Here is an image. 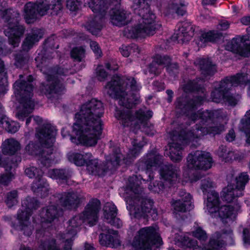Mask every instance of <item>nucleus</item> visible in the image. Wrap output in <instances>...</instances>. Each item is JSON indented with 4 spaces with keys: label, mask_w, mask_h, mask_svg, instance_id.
<instances>
[{
    "label": "nucleus",
    "mask_w": 250,
    "mask_h": 250,
    "mask_svg": "<svg viewBox=\"0 0 250 250\" xmlns=\"http://www.w3.org/2000/svg\"><path fill=\"white\" fill-rule=\"evenodd\" d=\"M171 186V185L169 184L167 181L164 180V181L154 183L153 186L149 185V188L154 192L160 193L166 188H170Z\"/></svg>",
    "instance_id": "obj_54"
},
{
    "label": "nucleus",
    "mask_w": 250,
    "mask_h": 250,
    "mask_svg": "<svg viewBox=\"0 0 250 250\" xmlns=\"http://www.w3.org/2000/svg\"><path fill=\"white\" fill-rule=\"evenodd\" d=\"M224 223H226V219L231 218L234 215V208L233 207L228 205L223 206L217 210V213Z\"/></svg>",
    "instance_id": "obj_44"
},
{
    "label": "nucleus",
    "mask_w": 250,
    "mask_h": 250,
    "mask_svg": "<svg viewBox=\"0 0 250 250\" xmlns=\"http://www.w3.org/2000/svg\"><path fill=\"white\" fill-rule=\"evenodd\" d=\"M47 175L52 179H58L63 182H67L71 176L70 171L66 168L50 169L48 170Z\"/></svg>",
    "instance_id": "obj_36"
},
{
    "label": "nucleus",
    "mask_w": 250,
    "mask_h": 250,
    "mask_svg": "<svg viewBox=\"0 0 250 250\" xmlns=\"http://www.w3.org/2000/svg\"><path fill=\"white\" fill-rule=\"evenodd\" d=\"M89 8L95 15L86 23L85 28L93 35H98L103 27V20L109 8L108 0H101L98 3L88 2Z\"/></svg>",
    "instance_id": "obj_10"
},
{
    "label": "nucleus",
    "mask_w": 250,
    "mask_h": 250,
    "mask_svg": "<svg viewBox=\"0 0 250 250\" xmlns=\"http://www.w3.org/2000/svg\"><path fill=\"white\" fill-rule=\"evenodd\" d=\"M193 235L200 241L202 246H200V247H202L203 249L206 250V247H208L209 243L208 245L204 243L207 239V234L205 231L202 230L201 228H198L195 231L193 232Z\"/></svg>",
    "instance_id": "obj_58"
},
{
    "label": "nucleus",
    "mask_w": 250,
    "mask_h": 250,
    "mask_svg": "<svg viewBox=\"0 0 250 250\" xmlns=\"http://www.w3.org/2000/svg\"><path fill=\"white\" fill-rule=\"evenodd\" d=\"M250 41V35L247 33L245 35L237 36L233 38L226 46V49L233 53L239 54L242 47L241 43Z\"/></svg>",
    "instance_id": "obj_30"
},
{
    "label": "nucleus",
    "mask_w": 250,
    "mask_h": 250,
    "mask_svg": "<svg viewBox=\"0 0 250 250\" xmlns=\"http://www.w3.org/2000/svg\"><path fill=\"white\" fill-rule=\"evenodd\" d=\"M59 211L55 205H50L43 208L41 211V216L44 221L51 223L58 216Z\"/></svg>",
    "instance_id": "obj_38"
},
{
    "label": "nucleus",
    "mask_w": 250,
    "mask_h": 250,
    "mask_svg": "<svg viewBox=\"0 0 250 250\" xmlns=\"http://www.w3.org/2000/svg\"><path fill=\"white\" fill-rule=\"evenodd\" d=\"M188 166L190 168L207 170L211 168L213 163L209 153L196 151L187 157Z\"/></svg>",
    "instance_id": "obj_14"
},
{
    "label": "nucleus",
    "mask_w": 250,
    "mask_h": 250,
    "mask_svg": "<svg viewBox=\"0 0 250 250\" xmlns=\"http://www.w3.org/2000/svg\"><path fill=\"white\" fill-rule=\"evenodd\" d=\"M25 174L30 178L36 179L39 177L43 176L42 171L35 167H30L25 170Z\"/></svg>",
    "instance_id": "obj_59"
},
{
    "label": "nucleus",
    "mask_w": 250,
    "mask_h": 250,
    "mask_svg": "<svg viewBox=\"0 0 250 250\" xmlns=\"http://www.w3.org/2000/svg\"><path fill=\"white\" fill-rule=\"evenodd\" d=\"M175 212H185L190 209L191 203L184 202L181 200H177L172 204Z\"/></svg>",
    "instance_id": "obj_53"
},
{
    "label": "nucleus",
    "mask_w": 250,
    "mask_h": 250,
    "mask_svg": "<svg viewBox=\"0 0 250 250\" xmlns=\"http://www.w3.org/2000/svg\"><path fill=\"white\" fill-rule=\"evenodd\" d=\"M249 85L250 90V79H223L222 80L218 86H216L215 89L211 92V97L214 102L219 103L221 101H224L227 90L230 89L232 86H243Z\"/></svg>",
    "instance_id": "obj_12"
},
{
    "label": "nucleus",
    "mask_w": 250,
    "mask_h": 250,
    "mask_svg": "<svg viewBox=\"0 0 250 250\" xmlns=\"http://www.w3.org/2000/svg\"><path fill=\"white\" fill-rule=\"evenodd\" d=\"M153 61L158 65H164L166 67L171 62V58L167 55L156 54L153 57Z\"/></svg>",
    "instance_id": "obj_57"
},
{
    "label": "nucleus",
    "mask_w": 250,
    "mask_h": 250,
    "mask_svg": "<svg viewBox=\"0 0 250 250\" xmlns=\"http://www.w3.org/2000/svg\"><path fill=\"white\" fill-rule=\"evenodd\" d=\"M230 90H227L224 101L227 103L229 105L234 106L238 104L241 96L238 94L230 93Z\"/></svg>",
    "instance_id": "obj_55"
},
{
    "label": "nucleus",
    "mask_w": 250,
    "mask_h": 250,
    "mask_svg": "<svg viewBox=\"0 0 250 250\" xmlns=\"http://www.w3.org/2000/svg\"><path fill=\"white\" fill-rule=\"evenodd\" d=\"M103 211L105 222L118 228L122 226L121 220L117 217L118 209L114 204L109 202L105 203Z\"/></svg>",
    "instance_id": "obj_22"
},
{
    "label": "nucleus",
    "mask_w": 250,
    "mask_h": 250,
    "mask_svg": "<svg viewBox=\"0 0 250 250\" xmlns=\"http://www.w3.org/2000/svg\"><path fill=\"white\" fill-rule=\"evenodd\" d=\"M70 227L72 228H78L81 226L83 223L86 222L81 213L74 216L69 220Z\"/></svg>",
    "instance_id": "obj_61"
},
{
    "label": "nucleus",
    "mask_w": 250,
    "mask_h": 250,
    "mask_svg": "<svg viewBox=\"0 0 250 250\" xmlns=\"http://www.w3.org/2000/svg\"><path fill=\"white\" fill-rule=\"evenodd\" d=\"M249 181V177L247 173L242 172L235 178L236 185L235 188L242 192Z\"/></svg>",
    "instance_id": "obj_50"
},
{
    "label": "nucleus",
    "mask_w": 250,
    "mask_h": 250,
    "mask_svg": "<svg viewBox=\"0 0 250 250\" xmlns=\"http://www.w3.org/2000/svg\"><path fill=\"white\" fill-rule=\"evenodd\" d=\"M110 96L118 100V104L127 109L137 104L139 96L133 93L140 90L135 79H112L105 85Z\"/></svg>",
    "instance_id": "obj_4"
},
{
    "label": "nucleus",
    "mask_w": 250,
    "mask_h": 250,
    "mask_svg": "<svg viewBox=\"0 0 250 250\" xmlns=\"http://www.w3.org/2000/svg\"><path fill=\"white\" fill-rule=\"evenodd\" d=\"M121 154L116 152L109 159H107L105 163H103V168L104 169V173L108 170H113L119 165L121 160Z\"/></svg>",
    "instance_id": "obj_41"
},
{
    "label": "nucleus",
    "mask_w": 250,
    "mask_h": 250,
    "mask_svg": "<svg viewBox=\"0 0 250 250\" xmlns=\"http://www.w3.org/2000/svg\"><path fill=\"white\" fill-rule=\"evenodd\" d=\"M82 4V0H67L66 6L70 11L76 12L79 10Z\"/></svg>",
    "instance_id": "obj_64"
},
{
    "label": "nucleus",
    "mask_w": 250,
    "mask_h": 250,
    "mask_svg": "<svg viewBox=\"0 0 250 250\" xmlns=\"http://www.w3.org/2000/svg\"><path fill=\"white\" fill-rule=\"evenodd\" d=\"M21 104L17 108L15 116L16 118L21 122H23L24 119L28 117L34 109V102L33 100H25L24 102L19 101Z\"/></svg>",
    "instance_id": "obj_27"
},
{
    "label": "nucleus",
    "mask_w": 250,
    "mask_h": 250,
    "mask_svg": "<svg viewBox=\"0 0 250 250\" xmlns=\"http://www.w3.org/2000/svg\"><path fill=\"white\" fill-rule=\"evenodd\" d=\"M2 18L7 23L8 29L4 32L9 44L14 47L18 46L25 30V27L20 24L19 12L12 8L6 9L2 11Z\"/></svg>",
    "instance_id": "obj_8"
},
{
    "label": "nucleus",
    "mask_w": 250,
    "mask_h": 250,
    "mask_svg": "<svg viewBox=\"0 0 250 250\" xmlns=\"http://www.w3.org/2000/svg\"><path fill=\"white\" fill-rule=\"evenodd\" d=\"M243 192L241 190L234 188L233 185H228L223 188L222 191V198L228 203H231L237 201V197L242 196Z\"/></svg>",
    "instance_id": "obj_33"
},
{
    "label": "nucleus",
    "mask_w": 250,
    "mask_h": 250,
    "mask_svg": "<svg viewBox=\"0 0 250 250\" xmlns=\"http://www.w3.org/2000/svg\"><path fill=\"white\" fill-rule=\"evenodd\" d=\"M232 230L228 228L222 230V234L219 232H215L212 235L209 241L208 247H206V250H223L227 243H232Z\"/></svg>",
    "instance_id": "obj_16"
},
{
    "label": "nucleus",
    "mask_w": 250,
    "mask_h": 250,
    "mask_svg": "<svg viewBox=\"0 0 250 250\" xmlns=\"http://www.w3.org/2000/svg\"><path fill=\"white\" fill-rule=\"evenodd\" d=\"M49 5L47 0H37L36 2H27L24 6L23 17L26 23H33L40 17L47 14Z\"/></svg>",
    "instance_id": "obj_11"
},
{
    "label": "nucleus",
    "mask_w": 250,
    "mask_h": 250,
    "mask_svg": "<svg viewBox=\"0 0 250 250\" xmlns=\"http://www.w3.org/2000/svg\"><path fill=\"white\" fill-rule=\"evenodd\" d=\"M101 209V202L94 198L89 201L81 212L85 221L90 226L95 225L98 221V214Z\"/></svg>",
    "instance_id": "obj_19"
},
{
    "label": "nucleus",
    "mask_w": 250,
    "mask_h": 250,
    "mask_svg": "<svg viewBox=\"0 0 250 250\" xmlns=\"http://www.w3.org/2000/svg\"><path fill=\"white\" fill-rule=\"evenodd\" d=\"M195 63L198 65L201 74L207 77H212L217 72V67L208 58H200L196 60Z\"/></svg>",
    "instance_id": "obj_24"
},
{
    "label": "nucleus",
    "mask_w": 250,
    "mask_h": 250,
    "mask_svg": "<svg viewBox=\"0 0 250 250\" xmlns=\"http://www.w3.org/2000/svg\"><path fill=\"white\" fill-rule=\"evenodd\" d=\"M184 91L186 92L201 93L202 95L193 97L192 98H187L181 97L177 99L175 102L176 110L181 114L186 115L192 121L200 119L203 124L211 121L214 117V113L211 111L206 110L196 113L195 111L198 106H200L206 98L204 94L205 88L198 83L195 79L189 80L184 86Z\"/></svg>",
    "instance_id": "obj_2"
},
{
    "label": "nucleus",
    "mask_w": 250,
    "mask_h": 250,
    "mask_svg": "<svg viewBox=\"0 0 250 250\" xmlns=\"http://www.w3.org/2000/svg\"><path fill=\"white\" fill-rule=\"evenodd\" d=\"M105 67L107 71L105 70L102 65H98L96 71L97 75L101 78H107L109 73H113V74L110 78H122L121 77L116 73L118 71V66L117 65H112L110 63L106 62L105 63Z\"/></svg>",
    "instance_id": "obj_31"
},
{
    "label": "nucleus",
    "mask_w": 250,
    "mask_h": 250,
    "mask_svg": "<svg viewBox=\"0 0 250 250\" xmlns=\"http://www.w3.org/2000/svg\"><path fill=\"white\" fill-rule=\"evenodd\" d=\"M246 120L243 123V129L245 132L247 139V143L250 145V110L246 113Z\"/></svg>",
    "instance_id": "obj_60"
},
{
    "label": "nucleus",
    "mask_w": 250,
    "mask_h": 250,
    "mask_svg": "<svg viewBox=\"0 0 250 250\" xmlns=\"http://www.w3.org/2000/svg\"><path fill=\"white\" fill-rule=\"evenodd\" d=\"M59 45L56 46L55 41L51 37L46 39L43 42V49L41 51V54H39L35 60L38 61L41 60V62L42 63L47 60H50L52 58V56L50 54H47V50L50 49L54 50L55 49L59 48Z\"/></svg>",
    "instance_id": "obj_29"
},
{
    "label": "nucleus",
    "mask_w": 250,
    "mask_h": 250,
    "mask_svg": "<svg viewBox=\"0 0 250 250\" xmlns=\"http://www.w3.org/2000/svg\"><path fill=\"white\" fill-rule=\"evenodd\" d=\"M43 37V33L41 29H33L30 33L26 35L22 43V49L28 51Z\"/></svg>",
    "instance_id": "obj_25"
},
{
    "label": "nucleus",
    "mask_w": 250,
    "mask_h": 250,
    "mask_svg": "<svg viewBox=\"0 0 250 250\" xmlns=\"http://www.w3.org/2000/svg\"><path fill=\"white\" fill-rule=\"evenodd\" d=\"M17 196L16 190H13L7 193L5 203L8 208H10L17 203Z\"/></svg>",
    "instance_id": "obj_63"
},
{
    "label": "nucleus",
    "mask_w": 250,
    "mask_h": 250,
    "mask_svg": "<svg viewBox=\"0 0 250 250\" xmlns=\"http://www.w3.org/2000/svg\"><path fill=\"white\" fill-rule=\"evenodd\" d=\"M205 129V128L202 126L198 127L196 128V131L192 132L180 126L177 130L169 132L171 142L168 143L169 151L167 153V155L169 156L172 161L179 162L182 159V146L184 143H187L188 141H190L194 138V133L196 132H198L199 131L202 132Z\"/></svg>",
    "instance_id": "obj_7"
},
{
    "label": "nucleus",
    "mask_w": 250,
    "mask_h": 250,
    "mask_svg": "<svg viewBox=\"0 0 250 250\" xmlns=\"http://www.w3.org/2000/svg\"><path fill=\"white\" fill-rule=\"evenodd\" d=\"M163 244L162 238L153 227H145L138 231L132 246L137 250H152V247H159Z\"/></svg>",
    "instance_id": "obj_9"
},
{
    "label": "nucleus",
    "mask_w": 250,
    "mask_h": 250,
    "mask_svg": "<svg viewBox=\"0 0 250 250\" xmlns=\"http://www.w3.org/2000/svg\"><path fill=\"white\" fill-rule=\"evenodd\" d=\"M31 189L34 193L41 197H45L49 194V185L42 176L35 179L32 184Z\"/></svg>",
    "instance_id": "obj_28"
},
{
    "label": "nucleus",
    "mask_w": 250,
    "mask_h": 250,
    "mask_svg": "<svg viewBox=\"0 0 250 250\" xmlns=\"http://www.w3.org/2000/svg\"><path fill=\"white\" fill-rule=\"evenodd\" d=\"M2 152L4 155H12L21 149L20 144L13 138L5 140L2 144Z\"/></svg>",
    "instance_id": "obj_34"
},
{
    "label": "nucleus",
    "mask_w": 250,
    "mask_h": 250,
    "mask_svg": "<svg viewBox=\"0 0 250 250\" xmlns=\"http://www.w3.org/2000/svg\"><path fill=\"white\" fill-rule=\"evenodd\" d=\"M39 250H61L54 238H42L39 245Z\"/></svg>",
    "instance_id": "obj_46"
},
{
    "label": "nucleus",
    "mask_w": 250,
    "mask_h": 250,
    "mask_svg": "<svg viewBox=\"0 0 250 250\" xmlns=\"http://www.w3.org/2000/svg\"><path fill=\"white\" fill-rule=\"evenodd\" d=\"M14 60V65L16 67L22 68L28 63L29 57L27 54H24L20 52L15 55Z\"/></svg>",
    "instance_id": "obj_51"
},
{
    "label": "nucleus",
    "mask_w": 250,
    "mask_h": 250,
    "mask_svg": "<svg viewBox=\"0 0 250 250\" xmlns=\"http://www.w3.org/2000/svg\"><path fill=\"white\" fill-rule=\"evenodd\" d=\"M0 124L3 128L10 133H14L19 129V126L16 125L13 122L10 123L5 117L0 120Z\"/></svg>",
    "instance_id": "obj_56"
},
{
    "label": "nucleus",
    "mask_w": 250,
    "mask_h": 250,
    "mask_svg": "<svg viewBox=\"0 0 250 250\" xmlns=\"http://www.w3.org/2000/svg\"><path fill=\"white\" fill-rule=\"evenodd\" d=\"M67 158L78 166H83L86 163L84 155L79 153L70 152L67 154Z\"/></svg>",
    "instance_id": "obj_52"
},
{
    "label": "nucleus",
    "mask_w": 250,
    "mask_h": 250,
    "mask_svg": "<svg viewBox=\"0 0 250 250\" xmlns=\"http://www.w3.org/2000/svg\"><path fill=\"white\" fill-rule=\"evenodd\" d=\"M152 0H134L132 8L139 23L124 31L128 38L138 39L143 33L150 34L156 29V16L150 10Z\"/></svg>",
    "instance_id": "obj_3"
},
{
    "label": "nucleus",
    "mask_w": 250,
    "mask_h": 250,
    "mask_svg": "<svg viewBox=\"0 0 250 250\" xmlns=\"http://www.w3.org/2000/svg\"><path fill=\"white\" fill-rule=\"evenodd\" d=\"M77 234V231L75 229L68 228L67 232L61 234V238L64 242V245L63 250H71V247L73 243V238Z\"/></svg>",
    "instance_id": "obj_43"
},
{
    "label": "nucleus",
    "mask_w": 250,
    "mask_h": 250,
    "mask_svg": "<svg viewBox=\"0 0 250 250\" xmlns=\"http://www.w3.org/2000/svg\"><path fill=\"white\" fill-rule=\"evenodd\" d=\"M33 79H17L13 84L14 93L18 101L32 100Z\"/></svg>",
    "instance_id": "obj_15"
},
{
    "label": "nucleus",
    "mask_w": 250,
    "mask_h": 250,
    "mask_svg": "<svg viewBox=\"0 0 250 250\" xmlns=\"http://www.w3.org/2000/svg\"><path fill=\"white\" fill-rule=\"evenodd\" d=\"M129 189L135 194L140 195L139 205L134 206L131 199L125 197L126 206L130 215L140 219L150 215L153 219H156L158 216L157 209L154 207L153 201L146 196H144V189L140 186V182L136 176L133 175L128 179L127 190Z\"/></svg>",
    "instance_id": "obj_5"
},
{
    "label": "nucleus",
    "mask_w": 250,
    "mask_h": 250,
    "mask_svg": "<svg viewBox=\"0 0 250 250\" xmlns=\"http://www.w3.org/2000/svg\"><path fill=\"white\" fill-rule=\"evenodd\" d=\"M179 33L177 36L181 34L183 38L182 39L184 41H190L194 34L195 26L191 22L187 21H183L181 23V25L179 27Z\"/></svg>",
    "instance_id": "obj_35"
},
{
    "label": "nucleus",
    "mask_w": 250,
    "mask_h": 250,
    "mask_svg": "<svg viewBox=\"0 0 250 250\" xmlns=\"http://www.w3.org/2000/svg\"><path fill=\"white\" fill-rule=\"evenodd\" d=\"M152 116V112L147 111L146 112L142 109L136 111L135 116H133L131 111H118L116 117L122 120V124L124 126H130V130L135 134L137 131L141 129L146 134L154 135L156 131L153 125L148 121Z\"/></svg>",
    "instance_id": "obj_6"
},
{
    "label": "nucleus",
    "mask_w": 250,
    "mask_h": 250,
    "mask_svg": "<svg viewBox=\"0 0 250 250\" xmlns=\"http://www.w3.org/2000/svg\"><path fill=\"white\" fill-rule=\"evenodd\" d=\"M107 233V234L101 233L99 235V242L101 245L112 248H117L121 245L118 231L108 229Z\"/></svg>",
    "instance_id": "obj_23"
},
{
    "label": "nucleus",
    "mask_w": 250,
    "mask_h": 250,
    "mask_svg": "<svg viewBox=\"0 0 250 250\" xmlns=\"http://www.w3.org/2000/svg\"><path fill=\"white\" fill-rule=\"evenodd\" d=\"M47 2L49 5L48 11L52 16H57L62 11V0H52L50 3L47 0Z\"/></svg>",
    "instance_id": "obj_48"
},
{
    "label": "nucleus",
    "mask_w": 250,
    "mask_h": 250,
    "mask_svg": "<svg viewBox=\"0 0 250 250\" xmlns=\"http://www.w3.org/2000/svg\"><path fill=\"white\" fill-rule=\"evenodd\" d=\"M110 19L111 21L115 23H121L125 21L126 18V11L124 9L112 8L109 11Z\"/></svg>",
    "instance_id": "obj_45"
},
{
    "label": "nucleus",
    "mask_w": 250,
    "mask_h": 250,
    "mask_svg": "<svg viewBox=\"0 0 250 250\" xmlns=\"http://www.w3.org/2000/svg\"><path fill=\"white\" fill-rule=\"evenodd\" d=\"M87 169L90 174L95 175H104L102 164H99L98 159L89 160L86 163Z\"/></svg>",
    "instance_id": "obj_40"
},
{
    "label": "nucleus",
    "mask_w": 250,
    "mask_h": 250,
    "mask_svg": "<svg viewBox=\"0 0 250 250\" xmlns=\"http://www.w3.org/2000/svg\"><path fill=\"white\" fill-rule=\"evenodd\" d=\"M39 89L41 92L48 99L53 100L64 90V86L59 79H46L44 82L41 83Z\"/></svg>",
    "instance_id": "obj_18"
},
{
    "label": "nucleus",
    "mask_w": 250,
    "mask_h": 250,
    "mask_svg": "<svg viewBox=\"0 0 250 250\" xmlns=\"http://www.w3.org/2000/svg\"><path fill=\"white\" fill-rule=\"evenodd\" d=\"M178 170V168L172 165H165L160 169V175L163 180L167 181L169 184L172 185L179 177Z\"/></svg>",
    "instance_id": "obj_26"
},
{
    "label": "nucleus",
    "mask_w": 250,
    "mask_h": 250,
    "mask_svg": "<svg viewBox=\"0 0 250 250\" xmlns=\"http://www.w3.org/2000/svg\"><path fill=\"white\" fill-rule=\"evenodd\" d=\"M85 50L83 46H76L72 49L70 56L74 62H81L85 57Z\"/></svg>",
    "instance_id": "obj_49"
},
{
    "label": "nucleus",
    "mask_w": 250,
    "mask_h": 250,
    "mask_svg": "<svg viewBox=\"0 0 250 250\" xmlns=\"http://www.w3.org/2000/svg\"><path fill=\"white\" fill-rule=\"evenodd\" d=\"M25 150L30 155H37L39 153L38 163L42 167H49L53 162L51 155L52 149L48 147L40 151V146L38 144L30 142L25 147Z\"/></svg>",
    "instance_id": "obj_17"
},
{
    "label": "nucleus",
    "mask_w": 250,
    "mask_h": 250,
    "mask_svg": "<svg viewBox=\"0 0 250 250\" xmlns=\"http://www.w3.org/2000/svg\"><path fill=\"white\" fill-rule=\"evenodd\" d=\"M166 70L170 76L176 78L179 73V66L177 62H171L166 67Z\"/></svg>",
    "instance_id": "obj_62"
},
{
    "label": "nucleus",
    "mask_w": 250,
    "mask_h": 250,
    "mask_svg": "<svg viewBox=\"0 0 250 250\" xmlns=\"http://www.w3.org/2000/svg\"><path fill=\"white\" fill-rule=\"evenodd\" d=\"M37 134L40 143L46 147H49L54 143L56 131L51 125L46 124L40 129Z\"/></svg>",
    "instance_id": "obj_21"
},
{
    "label": "nucleus",
    "mask_w": 250,
    "mask_h": 250,
    "mask_svg": "<svg viewBox=\"0 0 250 250\" xmlns=\"http://www.w3.org/2000/svg\"><path fill=\"white\" fill-rule=\"evenodd\" d=\"M54 197L62 207L69 210H76L84 199L83 196L74 191L56 193Z\"/></svg>",
    "instance_id": "obj_13"
},
{
    "label": "nucleus",
    "mask_w": 250,
    "mask_h": 250,
    "mask_svg": "<svg viewBox=\"0 0 250 250\" xmlns=\"http://www.w3.org/2000/svg\"><path fill=\"white\" fill-rule=\"evenodd\" d=\"M222 37V33L215 30H209L202 33L199 38V41L204 43L214 42L220 40Z\"/></svg>",
    "instance_id": "obj_39"
},
{
    "label": "nucleus",
    "mask_w": 250,
    "mask_h": 250,
    "mask_svg": "<svg viewBox=\"0 0 250 250\" xmlns=\"http://www.w3.org/2000/svg\"><path fill=\"white\" fill-rule=\"evenodd\" d=\"M67 71L66 69L59 64L53 65L46 69V78H59V77L65 76Z\"/></svg>",
    "instance_id": "obj_42"
},
{
    "label": "nucleus",
    "mask_w": 250,
    "mask_h": 250,
    "mask_svg": "<svg viewBox=\"0 0 250 250\" xmlns=\"http://www.w3.org/2000/svg\"><path fill=\"white\" fill-rule=\"evenodd\" d=\"M144 163L147 170L146 171V175L139 176L145 181H150L153 178V174L148 169L152 167H159L163 163V156L159 154L157 149H154L146 154Z\"/></svg>",
    "instance_id": "obj_20"
},
{
    "label": "nucleus",
    "mask_w": 250,
    "mask_h": 250,
    "mask_svg": "<svg viewBox=\"0 0 250 250\" xmlns=\"http://www.w3.org/2000/svg\"><path fill=\"white\" fill-rule=\"evenodd\" d=\"M220 204V200L218 193L215 191H212L208 193L207 202V208L210 214H216L218 207Z\"/></svg>",
    "instance_id": "obj_37"
},
{
    "label": "nucleus",
    "mask_w": 250,
    "mask_h": 250,
    "mask_svg": "<svg viewBox=\"0 0 250 250\" xmlns=\"http://www.w3.org/2000/svg\"><path fill=\"white\" fill-rule=\"evenodd\" d=\"M41 206L40 202L36 198L31 197H27L22 202V206L25 209L31 211L37 209Z\"/></svg>",
    "instance_id": "obj_47"
},
{
    "label": "nucleus",
    "mask_w": 250,
    "mask_h": 250,
    "mask_svg": "<svg viewBox=\"0 0 250 250\" xmlns=\"http://www.w3.org/2000/svg\"><path fill=\"white\" fill-rule=\"evenodd\" d=\"M104 113L103 103L93 99L83 104L79 112L75 114L76 122L73 131L78 138L71 136L72 142L93 146L97 144L102 132L101 117Z\"/></svg>",
    "instance_id": "obj_1"
},
{
    "label": "nucleus",
    "mask_w": 250,
    "mask_h": 250,
    "mask_svg": "<svg viewBox=\"0 0 250 250\" xmlns=\"http://www.w3.org/2000/svg\"><path fill=\"white\" fill-rule=\"evenodd\" d=\"M133 147L130 149L127 153L126 156L123 158V161L126 165H129L133 161L134 158L138 155L141 148L144 145V143L141 142L140 139L136 137L132 142Z\"/></svg>",
    "instance_id": "obj_32"
}]
</instances>
